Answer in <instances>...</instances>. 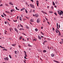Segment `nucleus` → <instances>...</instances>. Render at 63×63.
I'll list each match as a JSON object with an SVG mask.
<instances>
[{"label": "nucleus", "instance_id": "nucleus-1", "mask_svg": "<svg viewBox=\"0 0 63 63\" xmlns=\"http://www.w3.org/2000/svg\"><path fill=\"white\" fill-rule=\"evenodd\" d=\"M60 10L57 11L58 14L60 15V16H61V15H63V11L62 10H61V12H60Z\"/></svg>", "mask_w": 63, "mask_h": 63}, {"label": "nucleus", "instance_id": "nucleus-20", "mask_svg": "<svg viewBox=\"0 0 63 63\" xmlns=\"http://www.w3.org/2000/svg\"><path fill=\"white\" fill-rule=\"evenodd\" d=\"M49 13H53V12H52L51 11H49Z\"/></svg>", "mask_w": 63, "mask_h": 63}, {"label": "nucleus", "instance_id": "nucleus-23", "mask_svg": "<svg viewBox=\"0 0 63 63\" xmlns=\"http://www.w3.org/2000/svg\"><path fill=\"white\" fill-rule=\"evenodd\" d=\"M20 25V27H22V28H23V26H22V25L21 24H19Z\"/></svg>", "mask_w": 63, "mask_h": 63}, {"label": "nucleus", "instance_id": "nucleus-40", "mask_svg": "<svg viewBox=\"0 0 63 63\" xmlns=\"http://www.w3.org/2000/svg\"><path fill=\"white\" fill-rule=\"evenodd\" d=\"M26 28H27V29H29V27L28 26H27V27H26Z\"/></svg>", "mask_w": 63, "mask_h": 63}, {"label": "nucleus", "instance_id": "nucleus-26", "mask_svg": "<svg viewBox=\"0 0 63 63\" xmlns=\"http://www.w3.org/2000/svg\"><path fill=\"white\" fill-rule=\"evenodd\" d=\"M43 52H44L45 53V52H47V50H44L43 51Z\"/></svg>", "mask_w": 63, "mask_h": 63}, {"label": "nucleus", "instance_id": "nucleus-28", "mask_svg": "<svg viewBox=\"0 0 63 63\" xmlns=\"http://www.w3.org/2000/svg\"><path fill=\"white\" fill-rule=\"evenodd\" d=\"M14 52H15V54H17V51H15Z\"/></svg>", "mask_w": 63, "mask_h": 63}, {"label": "nucleus", "instance_id": "nucleus-24", "mask_svg": "<svg viewBox=\"0 0 63 63\" xmlns=\"http://www.w3.org/2000/svg\"><path fill=\"white\" fill-rule=\"evenodd\" d=\"M2 50L3 51H4V50H5V51H7V49H3Z\"/></svg>", "mask_w": 63, "mask_h": 63}, {"label": "nucleus", "instance_id": "nucleus-48", "mask_svg": "<svg viewBox=\"0 0 63 63\" xmlns=\"http://www.w3.org/2000/svg\"><path fill=\"white\" fill-rule=\"evenodd\" d=\"M54 14L55 15H56V16H57V14L56 13H54Z\"/></svg>", "mask_w": 63, "mask_h": 63}, {"label": "nucleus", "instance_id": "nucleus-35", "mask_svg": "<svg viewBox=\"0 0 63 63\" xmlns=\"http://www.w3.org/2000/svg\"><path fill=\"white\" fill-rule=\"evenodd\" d=\"M58 23H57V28H58Z\"/></svg>", "mask_w": 63, "mask_h": 63}, {"label": "nucleus", "instance_id": "nucleus-12", "mask_svg": "<svg viewBox=\"0 0 63 63\" xmlns=\"http://www.w3.org/2000/svg\"><path fill=\"white\" fill-rule=\"evenodd\" d=\"M59 34H58V35L59 36H61V32H60V31H59Z\"/></svg>", "mask_w": 63, "mask_h": 63}, {"label": "nucleus", "instance_id": "nucleus-8", "mask_svg": "<svg viewBox=\"0 0 63 63\" xmlns=\"http://www.w3.org/2000/svg\"><path fill=\"white\" fill-rule=\"evenodd\" d=\"M38 38L39 40H41V37H40V36L39 35H38Z\"/></svg>", "mask_w": 63, "mask_h": 63}, {"label": "nucleus", "instance_id": "nucleus-60", "mask_svg": "<svg viewBox=\"0 0 63 63\" xmlns=\"http://www.w3.org/2000/svg\"><path fill=\"white\" fill-rule=\"evenodd\" d=\"M59 28H60V25H58Z\"/></svg>", "mask_w": 63, "mask_h": 63}, {"label": "nucleus", "instance_id": "nucleus-58", "mask_svg": "<svg viewBox=\"0 0 63 63\" xmlns=\"http://www.w3.org/2000/svg\"><path fill=\"white\" fill-rule=\"evenodd\" d=\"M3 6V4H1L0 5V6Z\"/></svg>", "mask_w": 63, "mask_h": 63}, {"label": "nucleus", "instance_id": "nucleus-25", "mask_svg": "<svg viewBox=\"0 0 63 63\" xmlns=\"http://www.w3.org/2000/svg\"><path fill=\"white\" fill-rule=\"evenodd\" d=\"M29 47H32V46L31 45H30L29 44L28 45Z\"/></svg>", "mask_w": 63, "mask_h": 63}, {"label": "nucleus", "instance_id": "nucleus-38", "mask_svg": "<svg viewBox=\"0 0 63 63\" xmlns=\"http://www.w3.org/2000/svg\"><path fill=\"white\" fill-rule=\"evenodd\" d=\"M47 41L46 40H45L44 41V42H43V43H46V42H47Z\"/></svg>", "mask_w": 63, "mask_h": 63}, {"label": "nucleus", "instance_id": "nucleus-32", "mask_svg": "<svg viewBox=\"0 0 63 63\" xmlns=\"http://www.w3.org/2000/svg\"><path fill=\"white\" fill-rule=\"evenodd\" d=\"M5 6H8V7L9 6V5L7 3L5 4Z\"/></svg>", "mask_w": 63, "mask_h": 63}, {"label": "nucleus", "instance_id": "nucleus-53", "mask_svg": "<svg viewBox=\"0 0 63 63\" xmlns=\"http://www.w3.org/2000/svg\"><path fill=\"white\" fill-rule=\"evenodd\" d=\"M24 52L25 53V54H26V51H24Z\"/></svg>", "mask_w": 63, "mask_h": 63}, {"label": "nucleus", "instance_id": "nucleus-4", "mask_svg": "<svg viewBox=\"0 0 63 63\" xmlns=\"http://www.w3.org/2000/svg\"><path fill=\"white\" fill-rule=\"evenodd\" d=\"M4 59L5 60H7V61H8V60H9V58H8V57H6L5 58H4Z\"/></svg>", "mask_w": 63, "mask_h": 63}, {"label": "nucleus", "instance_id": "nucleus-30", "mask_svg": "<svg viewBox=\"0 0 63 63\" xmlns=\"http://www.w3.org/2000/svg\"><path fill=\"white\" fill-rule=\"evenodd\" d=\"M22 36L20 37V38L19 39V40H21V39H22Z\"/></svg>", "mask_w": 63, "mask_h": 63}, {"label": "nucleus", "instance_id": "nucleus-41", "mask_svg": "<svg viewBox=\"0 0 63 63\" xmlns=\"http://www.w3.org/2000/svg\"><path fill=\"white\" fill-rule=\"evenodd\" d=\"M45 17V19H46V20H47V21H48V19H47V18H46V17Z\"/></svg>", "mask_w": 63, "mask_h": 63}, {"label": "nucleus", "instance_id": "nucleus-13", "mask_svg": "<svg viewBox=\"0 0 63 63\" xmlns=\"http://www.w3.org/2000/svg\"><path fill=\"white\" fill-rule=\"evenodd\" d=\"M53 61H54V62H56V63H59V62L57 61L56 60H54Z\"/></svg>", "mask_w": 63, "mask_h": 63}, {"label": "nucleus", "instance_id": "nucleus-37", "mask_svg": "<svg viewBox=\"0 0 63 63\" xmlns=\"http://www.w3.org/2000/svg\"><path fill=\"white\" fill-rule=\"evenodd\" d=\"M53 5H55V3L54 2V1H53Z\"/></svg>", "mask_w": 63, "mask_h": 63}, {"label": "nucleus", "instance_id": "nucleus-47", "mask_svg": "<svg viewBox=\"0 0 63 63\" xmlns=\"http://www.w3.org/2000/svg\"><path fill=\"white\" fill-rule=\"evenodd\" d=\"M41 38L42 39V38H44V37H43V36H41Z\"/></svg>", "mask_w": 63, "mask_h": 63}, {"label": "nucleus", "instance_id": "nucleus-10", "mask_svg": "<svg viewBox=\"0 0 63 63\" xmlns=\"http://www.w3.org/2000/svg\"><path fill=\"white\" fill-rule=\"evenodd\" d=\"M14 30H15V31H16V32H17V33H18V30H17L16 28H15Z\"/></svg>", "mask_w": 63, "mask_h": 63}, {"label": "nucleus", "instance_id": "nucleus-31", "mask_svg": "<svg viewBox=\"0 0 63 63\" xmlns=\"http://www.w3.org/2000/svg\"><path fill=\"white\" fill-rule=\"evenodd\" d=\"M16 10H19V9L17 8V7H16Z\"/></svg>", "mask_w": 63, "mask_h": 63}, {"label": "nucleus", "instance_id": "nucleus-5", "mask_svg": "<svg viewBox=\"0 0 63 63\" xmlns=\"http://www.w3.org/2000/svg\"><path fill=\"white\" fill-rule=\"evenodd\" d=\"M61 41L60 42V44H63V39H61Z\"/></svg>", "mask_w": 63, "mask_h": 63}, {"label": "nucleus", "instance_id": "nucleus-17", "mask_svg": "<svg viewBox=\"0 0 63 63\" xmlns=\"http://www.w3.org/2000/svg\"><path fill=\"white\" fill-rule=\"evenodd\" d=\"M19 30H24V29L21 28L19 29Z\"/></svg>", "mask_w": 63, "mask_h": 63}, {"label": "nucleus", "instance_id": "nucleus-34", "mask_svg": "<svg viewBox=\"0 0 63 63\" xmlns=\"http://www.w3.org/2000/svg\"><path fill=\"white\" fill-rule=\"evenodd\" d=\"M51 9L52 10H53V9H54V8H53V6H52V7H51Z\"/></svg>", "mask_w": 63, "mask_h": 63}, {"label": "nucleus", "instance_id": "nucleus-7", "mask_svg": "<svg viewBox=\"0 0 63 63\" xmlns=\"http://www.w3.org/2000/svg\"><path fill=\"white\" fill-rule=\"evenodd\" d=\"M59 31V30H58V29H56V33H57H57H58Z\"/></svg>", "mask_w": 63, "mask_h": 63}, {"label": "nucleus", "instance_id": "nucleus-19", "mask_svg": "<svg viewBox=\"0 0 63 63\" xmlns=\"http://www.w3.org/2000/svg\"><path fill=\"white\" fill-rule=\"evenodd\" d=\"M41 33L42 35H45V33H43L42 32H41Z\"/></svg>", "mask_w": 63, "mask_h": 63}, {"label": "nucleus", "instance_id": "nucleus-2", "mask_svg": "<svg viewBox=\"0 0 63 63\" xmlns=\"http://www.w3.org/2000/svg\"><path fill=\"white\" fill-rule=\"evenodd\" d=\"M29 5L32 8H33V9H34V8H35V6H34V5L32 4H30Z\"/></svg>", "mask_w": 63, "mask_h": 63}, {"label": "nucleus", "instance_id": "nucleus-39", "mask_svg": "<svg viewBox=\"0 0 63 63\" xmlns=\"http://www.w3.org/2000/svg\"><path fill=\"white\" fill-rule=\"evenodd\" d=\"M9 57L10 58H12V57L11 56V55H9Z\"/></svg>", "mask_w": 63, "mask_h": 63}, {"label": "nucleus", "instance_id": "nucleus-22", "mask_svg": "<svg viewBox=\"0 0 63 63\" xmlns=\"http://www.w3.org/2000/svg\"><path fill=\"white\" fill-rule=\"evenodd\" d=\"M32 9H31L30 10V13H32Z\"/></svg>", "mask_w": 63, "mask_h": 63}, {"label": "nucleus", "instance_id": "nucleus-21", "mask_svg": "<svg viewBox=\"0 0 63 63\" xmlns=\"http://www.w3.org/2000/svg\"><path fill=\"white\" fill-rule=\"evenodd\" d=\"M35 30L36 32H37L38 31V30L37 29V28H36L35 29Z\"/></svg>", "mask_w": 63, "mask_h": 63}, {"label": "nucleus", "instance_id": "nucleus-45", "mask_svg": "<svg viewBox=\"0 0 63 63\" xmlns=\"http://www.w3.org/2000/svg\"><path fill=\"white\" fill-rule=\"evenodd\" d=\"M47 23L49 24H50V22H49L47 21Z\"/></svg>", "mask_w": 63, "mask_h": 63}, {"label": "nucleus", "instance_id": "nucleus-49", "mask_svg": "<svg viewBox=\"0 0 63 63\" xmlns=\"http://www.w3.org/2000/svg\"><path fill=\"white\" fill-rule=\"evenodd\" d=\"M45 21H46V20L45 19H44V20L43 21V22H45Z\"/></svg>", "mask_w": 63, "mask_h": 63}, {"label": "nucleus", "instance_id": "nucleus-54", "mask_svg": "<svg viewBox=\"0 0 63 63\" xmlns=\"http://www.w3.org/2000/svg\"><path fill=\"white\" fill-rule=\"evenodd\" d=\"M14 21V22H17V20H16L15 21Z\"/></svg>", "mask_w": 63, "mask_h": 63}, {"label": "nucleus", "instance_id": "nucleus-3", "mask_svg": "<svg viewBox=\"0 0 63 63\" xmlns=\"http://www.w3.org/2000/svg\"><path fill=\"white\" fill-rule=\"evenodd\" d=\"M41 21V19L39 18H38L37 20V23H40V21Z\"/></svg>", "mask_w": 63, "mask_h": 63}, {"label": "nucleus", "instance_id": "nucleus-55", "mask_svg": "<svg viewBox=\"0 0 63 63\" xmlns=\"http://www.w3.org/2000/svg\"><path fill=\"white\" fill-rule=\"evenodd\" d=\"M33 40H34V41H36V39H34Z\"/></svg>", "mask_w": 63, "mask_h": 63}, {"label": "nucleus", "instance_id": "nucleus-44", "mask_svg": "<svg viewBox=\"0 0 63 63\" xmlns=\"http://www.w3.org/2000/svg\"><path fill=\"white\" fill-rule=\"evenodd\" d=\"M25 57H27V54H25Z\"/></svg>", "mask_w": 63, "mask_h": 63}, {"label": "nucleus", "instance_id": "nucleus-36", "mask_svg": "<svg viewBox=\"0 0 63 63\" xmlns=\"http://www.w3.org/2000/svg\"><path fill=\"white\" fill-rule=\"evenodd\" d=\"M3 14L5 16H6V15L5 14V13H3Z\"/></svg>", "mask_w": 63, "mask_h": 63}, {"label": "nucleus", "instance_id": "nucleus-16", "mask_svg": "<svg viewBox=\"0 0 63 63\" xmlns=\"http://www.w3.org/2000/svg\"><path fill=\"white\" fill-rule=\"evenodd\" d=\"M14 11H15V10H14V9H12L11 10L10 12H11V13H12V12H14Z\"/></svg>", "mask_w": 63, "mask_h": 63}, {"label": "nucleus", "instance_id": "nucleus-15", "mask_svg": "<svg viewBox=\"0 0 63 63\" xmlns=\"http://www.w3.org/2000/svg\"><path fill=\"white\" fill-rule=\"evenodd\" d=\"M9 4L11 5H13V3L12 2H11L9 3Z\"/></svg>", "mask_w": 63, "mask_h": 63}, {"label": "nucleus", "instance_id": "nucleus-29", "mask_svg": "<svg viewBox=\"0 0 63 63\" xmlns=\"http://www.w3.org/2000/svg\"><path fill=\"white\" fill-rule=\"evenodd\" d=\"M12 46H16V44H12Z\"/></svg>", "mask_w": 63, "mask_h": 63}, {"label": "nucleus", "instance_id": "nucleus-43", "mask_svg": "<svg viewBox=\"0 0 63 63\" xmlns=\"http://www.w3.org/2000/svg\"><path fill=\"white\" fill-rule=\"evenodd\" d=\"M22 34H23L24 35H25V36H26V34H25V33H22Z\"/></svg>", "mask_w": 63, "mask_h": 63}, {"label": "nucleus", "instance_id": "nucleus-27", "mask_svg": "<svg viewBox=\"0 0 63 63\" xmlns=\"http://www.w3.org/2000/svg\"><path fill=\"white\" fill-rule=\"evenodd\" d=\"M19 17L20 20H22V19H21V16H20Z\"/></svg>", "mask_w": 63, "mask_h": 63}, {"label": "nucleus", "instance_id": "nucleus-11", "mask_svg": "<svg viewBox=\"0 0 63 63\" xmlns=\"http://www.w3.org/2000/svg\"><path fill=\"white\" fill-rule=\"evenodd\" d=\"M36 2H37L36 4L37 5L38 7V6H39V1H37Z\"/></svg>", "mask_w": 63, "mask_h": 63}, {"label": "nucleus", "instance_id": "nucleus-51", "mask_svg": "<svg viewBox=\"0 0 63 63\" xmlns=\"http://www.w3.org/2000/svg\"><path fill=\"white\" fill-rule=\"evenodd\" d=\"M33 12H34V13H35V10H33Z\"/></svg>", "mask_w": 63, "mask_h": 63}, {"label": "nucleus", "instance_id": "nucleus-57", "mask_svg": "<svg viewBox=\"0 0 63 63\" xmlns=\"http://www.w3.org/2000/svg\"><path fill=\"white\" fill-rule=\"evenodd\" d=\"M18 47L19 48H21V47L20 46H19Z\"/></svg>", "mask_w": 63, "mask_h": 63}, {"label": "nucleus", "instance_id": "nucleus-18", "mask_svg": "<svg viewBox=\"0 0 63 63\" xmlns=\"http://www.w3.org/2000/svg\"><path fill=\"white\" fill-rule=\"evenodd\" d=\"M25 11L26 12V14H28V11H27V9H26L25 10Z\"/></svg>", "mask_w": 63, "mask_h": 63}, {"label": "nucleus", "instance_id": "nucleus-63", "mask_svg": "<svg viewBox=\"0 0 63 63\" xmlns=\"http://www.w3.org/2000/svg\"><path fill=\"white\" fill-rule=\"evenodd\" d=\"M23 10L22 8V9H21V11H23Z\"/></svg>", "mask_w": 63, "mask_h": 63}, {"label": "nucleus", "instance_id": "nucleus-62", "mask_svg": "<svg viewBox=\"0 0 63 63\" xmlns=\"http://www.w3.org/2000/svg\"><path fill=\"white\" fill-rule=\"evenodd\" d=\"M47 48L48 49H49V46H47Z\"/></svg>", "mask_w": 63, "mask_h": 63}, {"label": "nucleus", "instance_id": "nucleus-59", "mask_svg": "<svg viewBox=\"0 0 63 63\" xmlns=\"http://www.w3.org/2000/svg\"><path fill=\"white\" fill-rule=\"evenodd\" d=\"M54 7L55 8H57V6L56 5Z\"/></svg>", "mask_w": 63, "mask_h": 63}, {"label": "nucleus", "instance_id": "nucleus-56", "mask_svg": "<svg viewBox=\"0 0 63 63\" xmlns=\"http://www.w3.org/2000/svg\"><path fill=\"white\" fill-rule=\"evenodd\" d=\"M41 12H42V13H43V14H44V13H45V12H44L43 11H42Z\"/></svg>", "mask_w": 63, "mask_h": 63}, {"label": "nucleus", "instance_id": "nucleus-33", "mask_svg": "<svg viewBox=\"0 0 63 63\" xmlns=\"http://www.w3.org/2000/svg\"><path fill=\"white\" fill-rule=\"evenodd\" d=\"M20 28V26H19V25H18V26H17V28Z\"/></svg>", "mask_w": 63, "mask_h": 63}, {"label": "nucleus", "instance_id": "nucleus-14", "mask_svg": "<svg viewBox=\"0 0 63 63\" xmlns=\"http://www.w3.org/2000/svg\"><path fill=\"white\" fill-rule=\"evenodd\" d=\"M51 56L52 57H54V54L53 53H52L51 54Z\"/></svg>", "mask_w": 63, "mask_h": 63}, {"label": "nucleus", "instance_id": "nucleus-6", "mask_svg": "<svg viewBox=\"0 0 63 63\" xmlns=\"http://www.w3.org/2000/svg\"><path fill=\"white\" fill-rule=\"evenodd\" d=\"M35 16H36V17H38L39 16V15L38 14H36L35 15Z\"/></svg>", "mask_w": 63, "mask_h": 63}, {"label": "nucleus", "instance_id": "nucleus-64", "mask_svg": "<svg viewBox=\"0 0 63 63\" xmlns=\"http://www.w3.org/2000/svg\"><path fill=\"white\" fill-rule=\"evenodd\" d=\"M10 31L11 32V28H10Z\"/></svg>", "mask_w": 63, "mask_h": 63}, {"label": "nucleus", "instance_id": "nucleus-42", "mask_svg": "<svg viewBox=\"0 0 63 63\" xmlns=\"http://www.w3.org/2000/svg\"><path fill=\"white\" fill-rule=\"evenodd\" d=\"M52 29H53V31L55 30V29H54V28H52Z\"/></svg>", "mask_w": 63, "mask_h": 63}, {"label": "nucleus", "instance_id": "nucleus-50", "mask_svg": "<svg viewBox=\"0 0 63 63\" xmlns=\"http://www.w3.org/2000/svg\"><path fill=\"white\" fill-rule=\"evenodd\" d=\"M31 1H32V2H34V1L33 0H31Z\"/></svg>", "mask_w": 63, "mask_h": 63}, {"label": "nucleus", "instance_id": "nucleus-9", "mask_svg": "<svg viewBox=\"0 0 63 63\" xmlns=\"http://www.w3.org/2000/svg\"><path fill=\"white\" fill-rule=\"evenodd\" d=\"M30 21L31 22H34V19H32L30 20Z\"/></svg>", "mask_w": 63, "mask_h": 63}, {"label": "nucleus", "instance_id": "nucleus-46", "mask_svg": "<svg viewBox=\"0 0 63 63\" xmlns=\"http://www.w3.org/2000/svg\"><path fill=\"white\" fill-rule=\"evenodd\" d=\"M4 23H5V24H7V22L6 21H5V22Z\"/></svg>", "mask_w": 63, "mask_h": 63}, {"label": "nucleus", "instance_id": "nucleus-52", "mask_svg": "<svg viewBox=\"0 0 63 63\" xmlns=\"http://www.w3.org/2000/svg\"><path fill=\"white\" fill-rule=\"evenodd\" d=\"M1 16L2 17H4V15H1Z\"/></svg>", "mask_w": 63, "mask_h": 63}, {"label": "nucleus", "instance_id": "nucleus-61", "mask_svg": "<svg viewBox=\"0 0 63 63\" xmlns=\"http://www.w3.org/2000/svg\"><path fill=\"white\" fill-rule=\"evenodd\" d=\"M25 17H26V18H27V19H29V18H28V17L27 16H26Z\"/></svg>", "mask_w": 63, "mask_h": 63}]
</instances>
